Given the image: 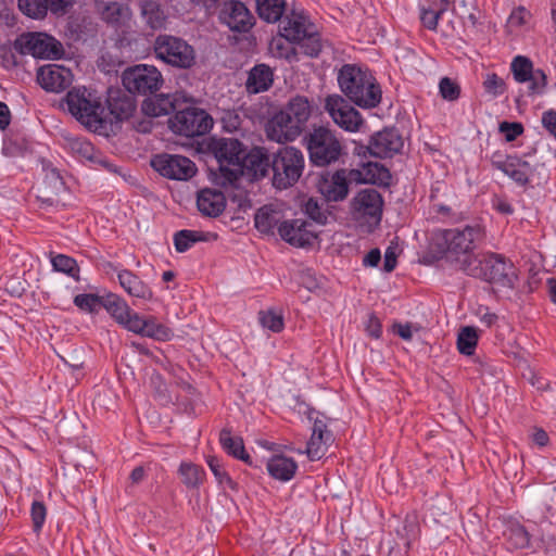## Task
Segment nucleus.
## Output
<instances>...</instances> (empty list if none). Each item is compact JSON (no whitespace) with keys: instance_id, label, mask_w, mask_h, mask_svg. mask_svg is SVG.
Here are the masks:
<instances>
[{"instance_id":"6e6d98bb","label":"nucleus","mask_w":556,"mask_h":556,"mask_svg":"<svg viewBox=\"0 0 556 556\" xmlns=\"http://www.w3.org/2000/svg\"><path fill=\"white\" fill-rule=\"evenodd\" d=\"M483 87L485 92L493 97L502 96L506 91L505 81L494 73L486 75Z\"/></svg>"},{"instance_id":"3c124183","label":"nucleus","mask_w":556,"mask_h":556,"mask_svg":"<svg viewBox=\"0 0 556 556\" xmlns=\"http://www.w3.org/2000/svg\"><path fill=\"white\" fill-rule=\"evenodd\" d=\"M18 55L20 53L15 50V41L11 42L7 40L0 43V62L4 68L10 70L16 67L18 65Z\"/></svg>"},{"instance_id":"8fccbe9b","label":"nucleus","mask_w":556,"mask_h":556,"mask_svg":"<svg viewBox=\"0 0 556 556\" xmlns=\"http://www.w3.org/2000/svg\"><path fill=\"white\" fill-rule=\"evenodd\" d=\"M142 15L147 25L152 30H160L164 27L165 15L164 12L155 4L150 3L142 9Z\"/></svg>"},{"instance_id":"58836bf2","label":"nucleus","mask_w":556,"mask_h":556,"mask_svg":"<svg viewBox=\"0 0 556 556\" xmlns=\"http://www.w3.org/2000/svg\"><path fill=\"white\" fill-rule=\"evenodd\" d=\"M102 306L111 314V316L121 325L131 312L128 304L121 296L110 293L103 296Z\"/></svg>"},{"instance_id":"4c0bfd02","label":"nucleus","mask_w":556,"mask_h":556,"mask_svg":"<svg viewBox=\"0 0 556 556\" xmlns=\"http://www.w3.org/2000/svg\"><path fill=\"white\" fill-rule=\"evenodd\" d=\"M278 223L279 213L271 205H264L255 213L254 225L263 233L273 232Z\"/></svg>"},{"instance_id":"6e6552de","label":"nucleus","mask_w":556,"mask_h":556,"mask_svg":"<svg viewBox=\"0 0 556 556\" xmlns=\"http://www.w3.org/2000/svg\"><path fill=\"white\" fill-rule=\"evenodd\" d=\"M304 155L294 147L278 149L271 156L273 186L279 190L292 187L303 174Z\"/></svg>"},{"instance_id":"aec40b11","label":"nucleus","mask_w":556,"mask_h":556,"mask_svg":"<svg viewBox=\"0 0 556 556\" xmlns=\"http://www.w3.org/2000/svg\"><path fill=\"white\" fill-rule=\"evenodd\" d=\"M219 20L230 30L237 33H248L254 24V17L245 4L237 0L224 2L219 12Z\"/></svg>"},{"instance_id":"49530a36","label":"nucleus","mask_w":556,"mask_h":556,"mask_svg":"<svg viewBox=\"0 0 556 556\" xmlns=\"http://www.w3.org/2000/svg\"><path fill=\"white\" fill-rule=\"evenodd\" d=\"M296 45V56L303 54L309 58L318 56L321 51L319 37H294Z\"/></svg>"},{"instance_id":"4468645a","label":"nucleus","mask_w":556,"mask_h":556,"mask_svg":"<svg viewBox=\"0 0 556 556\" xmlns=\"http://www.w3.org/2000/svg\"><path fill=\"white\" fill-rule=\"evenodd\" d=\"M15 50L21 56L46 60H60L65 53L63 45L55 37H16Z\"/></svg>"},{"instance_id":"b1692460","label":"nucleus","mask_w":556,"mask_h":556,"mask_svg":"<svg viewBox=\"0 0 556 556\" xmlns=\"http://www.w3.org/2000/svg\"><path fill=\"white\" fill-rule=\"evenodd\" d=\"M267 138L278 143H286L295 140L303 131L289 115L281 111L276 113L266 125Z\"/></svg>"},{"instance_id":"774afa93","label":"nucleus","mask_w":556,"mask_h":556,"mask_svg":"<svg viewBox=\"0 0 556 556\" xmlns=\"http://www.w3.org/2000/svg\"><path fill=\"white\" fill-rule=\"evenodd\" d=\"M542 124L554 137H556V111L555 110H548L543 113Z\"/></svg>"},{"instance_id":"79ce46f5","label":"nucleus","mask_w":556,"mask_h":556,"mask_svg":"<svg viewBox=\"0 0 556 556\" xmlns=\"http://www.w3.org/2000/svg\"><path fill=\"white\" fill-rule=\"evenodd\" d=\"M478 343V333L475 327H463L457 337V349L464 355H471Z\"/></svg>"},{"instance_id":"cd10ccee","label":"nucleus","mask_w":556,"mask_h":556,"mask_svg":"<svg viewBox=\"0 0 556 556\" xmlns=\"http://www.w3.org/2000/svg\"><path fill=\"white\" fill-rule=\"evenodd\" d=\"M350 181L356 184H371L388 186L391 174L387 167L376 162H368L361 168L349 170Z\"/></svg>"},{"instance_id":"f3484780","label":"nucleus","mask_w":556,"mask_h":556,"mask_svg":"<svg viewBox=\"0 0 556 556\" xmlns=\"http://www.w3.org/2000/svg\"><path fill=\"white\" fill-rule=\"evenodd\" d=\"M193 97L184 91L174 93H160L153 98H148L142 103V111L149 116H163L175 113L188 103H193Z\"/></svg>"},{"instance_id":"7c9ffc66","label":"nucleus","mask_w":556,"mask_h":556,"mask_svg":"<svg viewBox=\"0 0 556 556\" xmlns=\"http://www.w3.org/2000/svg\"><path fill=\"white\" fill-rule=\"evenodd\" d=\"M274 83V73L266 64H256L249 73L245 81V90L249 94L267 91Z\"/></svg>"},{"instance_id":"13d9d810","label":"nucleus","mask_w":556,"mask_h":556,"mask_svg":"<svg viewBox=\"0 0 556 556\" xmlns=\"http://www.w3.org/2000/svg\"><path fill=\"white\" fill-rule=\"evenodd\" d=\"M30 516L33 521V529L39 533L47 516V509L42 502L34 501L31 504Z\"/></svg>"},{"instance_id":"5fc2aeb1","label":"nucleus","mask_w":556,"mask_h":556,"mask_svg":"<svg viewBox=\"0 0 556 556\" xmlns=\"http://www.w3.org/2000/svg\"><path fill=\"white\" fill-rule=\"evenodd\" d=\"M260 323L273 332H280L283 329L282 316L273 311L260 312Z\"/></svg>"},{"instance_id":"de8ad7c7","label":"nucleus","mask_w":556,"mask_h":556,"mask_svg":"<svg viewBox=\"0 0 556 556\" xmlns=\"http://www.w3.org/2000/svg\"><path fill=\"white\" fill-rule=\"evenodd\" d=\"M179 473L184 484L188 488H197L202 482V469L191 463H182L179 467Z\"/></svg>"},{"instance_id":"37998d69","label":"nucleus","mask_w":556,"mask_h":556,"mask_svg":"<svg viewBox=\"0 0 556 556\" xmlns=\"http://www.w3.org/2000/svg\"><path fill=\"white\" fill-rule=\"evenodd\" d=\"M142 337H148L157 341H168L174 337L172 329L156 321L154 317L146 318V326L142 330Z\"/></svg>"},{"instance_id":"c9c22d12","label":"nucleus","mask_w":556,"mask_h":556,"mask_svg":"<svg viewBox=\"0 0 556 556\" xmlns=\"http://www.w3.org/2000/svg\"><path fill=\"white\" fill-rule=\"evenodd\" d=\"M294 37H271L268 49L273 56L289 61L298 60Z\"/></svg>"},{"instance_id":"473e14b6","label":"nucleus","mask_w":556,"mask_h":556,"mask_svg":"<svg viewBox=\"0 0 556 556\" xmlns=\"http://www.w3.org/2000/svg\"><path fill=\"white\" fill-rule=\"evenodd\" d=\"M281 112L289 115V117L304 130L312 115V105L306 97L295 96L288 101Z\"/></svg>"},{"instance_id":"680f3d73","label":"nucleus","mask_w":556,"mask_h":556,"mask_svg":"<svg viewBox=\"0 0 556 556\" xmlns=\"http://www.w3.org/2000/svg\"><path fill=\"white\" fill-rule=\"evenodd\" d=\"M207 465L220 484H228V485L232 486L233 482H232L231 478L225 471L220 462L216 457H210L207 459Z\"/></svg>"},{"instance_id":"e2e57ef3","label":"nucleus","mask_w":556,"mask_h":556,"mask_svg":"<svg viewBox=\"0 0 556 556\" xmlns=\"http://www.w3.org/2000/svg\"><path fill=\"white\" fill-rule=\"evenodd\" d=\"M121 325L127 330L141 336L143 327L146 326V318L131 311Z\"/></svg>"},{"instance_id":"ddd939ff","label":"nucleus","mask_w":556,"mask_h":556,"mask_svg":"<svg viewBox=\"0 0 556 556\" xmlns=\"http://www.w3.org/2000/svg\"><path fill=\"white\" fill-rule=\"evenodd\" d=\"M325 110L343 130L356 132L364 124L361 113L340 94H330L325 100Z\"/></svg>"},{"instance_id":"412c9836","label":"nucleus","mask_w":556,"mask_h":556,"mask_svg":"<svg viewBox=\"0 0 556 556\" xmlns=\"http://www.w3.org/2000/svg\"><path fill=\"white\" fill-rule=\"evenodd\" d=\"M105 103V115L111 116V122L128 119L136 110V100L126 89L110 88Z\"/></svg>"},{"instance_id":"a878e982","label":"nucleus","mask_w":556,"mask_h":556,"mask_svg":"<svg viewBox=\"0 0 556 556\" xmlns=\"http://www.w3.org/2000/svg\"><path fill=\"white\" fill-rule=\"evenodd\" d=\"M241 164L242 176H248L251 180L262 179L271 172V157L265 148L255 147L249 152L245 151Z\"/></svg>"},{"instance_id":"338daca9","label":"nucleus","mask_w":556,"mask_h":556,"mask_svg":"<svg viewBox=\"0 0 556 556\" xmlns=\"http://www.w3.org/2000/svg\"><path fill=\"white\" fill-rule=\"evenodd\" d=\"M367 333L375 339L380 338L382 329L380 320L374 314H370L366 324Z\"/></svg>"},{"instance_id":"c756f323","label":"nucleus","mask_w":556,"mask_h":556,"mask_svg":"<svg viewBox=\"0 0 556 556\" xmlns=\"http://www.w3.org/2000/svg\"><path fill=\"white\" fill-rule=\"evenodd\" d=\"M197 206L203 215L217 217L226 207V198L219 190L202 189L198 192Z\"/></svg>"},{"instance_id":"a19ab883","label":"nucleus","mask_w":556,"mask_h":556,"mask_svg":"<svg viewBox=\"0 0 556 556\" xmlns=\"http://www.w3.org/2000/svg\"><path fill=\"white\" fill-rule=\"evenodd\" d=\"M98 10L102 20L110 24H118L128 16V8L118 2H100Z\"/></svg>"},{"instance_id":"9d476101","label":"nucleus","mask_w":556,"mask_h":556,"mask_svg":"<svg viewBox=\"0 0 556 556\" xmlns=\"http://www.w3.org/2000/svg\"><path fill=\"white\" fill-rule=\"evenodd\" d=\"M155 56L177 68H190L195 64V51L181 37H155Z\"/></svg>"},{"instance_id":"a18cd8bd","label":"nucleus","mask_w":556,"mask_h":556,"mask_svg":"<svg viewBox=\"0 0 556 556\" xmlns=\"http://www.w3.org/2000/svg\"><path fill=\"white\" fill-rule=\"evenodd\" d=\"M21 12L31 18L46 16L49 5L48 0H17Z\"/></svg>"},{"instance_id":"0eeeda50","label":"nucleus","mask_w":556,"mask_h":556,"mask_svg":"<svg viewBox=\"0 0 556 556\" xmlns=\"http://www.w3.org/2000/svg\"><path fill=\"white\" fill-rule=\"evenodd\" d=\"M67 109L86 127L99 131L106 123L105 108L86 88L66 94Z\"/></svg>"},{"instance_id":"bb28decb","label":"nucleus","mask_w":556,"mask_h":556,"mask_svg":"<svg viewBox=\"0 0 556 556\" xmlns=\"http://www.w3.org/2000/svg\"><path fill=\"white\" fill-rule=\"evenodd\" d=\"M37 81L47 91L61 92L71 85L72 74L64 66L48 64L39 67Z\"/></svg>"},{"instance_id":"1a4fd4ad","label":"nucleus","mask_w":556,"mask_h":556,"mask_svg":"<svg viewBox=\"0 0 556 556\" xmlns=\"http://www.w3.org/2000/svg\"><path fill=\"white\" fill-rule=\"evenodd\" d=\"M168 125L177 135L198 137L212 129L213 118L205 110L185 104L168 119Z\"/></svg>"},{"instance_id":"6ab92c4d","label":"nucleus","mask_w":556,"mask_h":556,"mask_svg":"<svg viewBox=\"0 0 556 556\" xmlns=\"http://www.w3.org/2000/svg\"><path fill=\"white\" fill-rule=\"evenodd\" d=\"M403 146V137L399 129L386 127L370 137L367 149L371 156L387 159L400 153Z\"/></svg>"},{"instance_id":"052dcab7","label":"nucleus","mask_w":556,"mask_h":556,"mask_svg":"<svg viewBox=\"0 0 556 556\" xmlns=\"http://www.w3.org/2000/svg\"><path fill=\"white\" fill-rule=\"evenodd\" d=\"M70 147L74 153H77L87 160L93 161L94 149L89 141L83 138H75L71 140Z\"/></svg>"},{"instance_id":"39448f33","label":"nucleus","mask_w":556,"mask_h":556,"mask_svg":"<svg viewBox=\"0 0 556 556\" xmlns=\"http://www.w3.org/2000/svg\"><path fill=\"white\" fill-rule=\"evenodd\" d=\"M483 239L484 230L480 225H466L463 228L437 231L432 238V245L445 256L458 258L459 255H466L469 257L472 256L470 253Z\"/></svg>"},{"instance_id":"f704fd0d","label":"nucleus","mask_w":556,"mask_h":556,"mask_svg":"<svg viewBox=\"0 0 556 556\" xmlns=\"http://www.w3.org/2000/svg\"><path fill=\"white\" fill-rule=\"evenodd\" d=\"M219 442L229 455L252 465L251 456L245 452L243 440L240 437H232L230 429L224 428L220 431Z\"/></svg>"},{"instance_id":"f03ea898","label":"nucleus","mask_w":556,"mask_h":556,"mask_svg":"<svg viewBox=\"0 0 556 556\" xmlns=\"http://www.w3.org/2000/svg\"><path fill=\"white\" fill-rule=\"evenodd\" d=\"M460 269L468 276L504 288H514L517 279L514 264L497 253L465 257L460 263Z\"/></svg>"},{"instance_id":"4be33fe9","label":"nucleus","mask_w":556,"mask_h":556,"mask_svg":"<svg viewBox=\"0 0 556 556\" xmlns=\"http://www.w3.org/2000/svg\"><path fill=\"white\" fill-rule=\"evenodd\" d=\"M311 223L304 219L285 220L278 226V233L291 245L298 248L311 247L316 240L317 236L308 229Z\"/></svg>"},{"instance_id":"423d86ee","label":"nucleus","mask_w":556,"mask_h":556,"mask_svg":"<svg viewBox=\"0 0 556 556\" xmlns=\"http://www.w3.org/2000/svg\"><path fill=\"white\" fill-rule=\"evenodd\" d=\"M303 141L315 166L325 167L336 163L343 153V146L336 132L326 126H314Z\"/></svg>"},{"instance_id":"69168bd1","label":"nucleus","mask_w":556,"mask_h":556,"mask_svg":"<svg viewBox=\"0 0 556 556\" xmlns=\"http://www.w3.org/2000/svg\"><path fill=\"white\" fill-rule=\"evenodd\" d=\"M441 17H442L441 15H439L437 12L430 10L426 5H422L420 9V22L429 30L435 29V27L438 25V21Z\"/></svg>"},{"instance_id":"7ed1b4c3","label":"nucleus","mask_w":556,"mask_h":556,"mask_svg":"<svg viewBox=\"0 0 556 556\" xmlns=\"http://www.w3.org/2000/svg\"><path fill=\"white\" fill-rule=\"evenodd\" d=\"M256 10L262 20L280 22L277 35H319L321 31L303 9L293 8L282 17L285 0H256Z\"/></svg>"},{"instance_id":"0e129e2a","label":"nucleus","mask_w":556,"mask_h":556,"mask_svg":"<svg viewBox=\"0 0 556 556\" xmlns=\"http://www.w3.org/2000/svg\"><path fill=\"white\" fill-rule=\"evenodd\" d=\"M500 131L504 135L506 141H514L523 132V127L520 123L503 122L500 124Z\"/></svg>"},{"instance_id":"bf43d9fd","label":"nucleus","mask_w":556,"mask_h":556,"mask_svg":"<svg viewBox=\"0 0 556 556\" xmlns=\"http://www.w3.org/2000/svg\"><path fill=\"white\" fill-rule=\"evenodd\" d=\"M439 89L442 98L447 101H455L459 98V86L448 77H444L440 80Z\"/></svg>"},{"instance_id":"ea45409f","label":"nucleus","mask_w":556,"mask_h":556,"mask_svg":"<svg viewBox=\"0 0 556 556\" xmlns=\"http://www.w3.org/2000/svg\"><path fill=\"white\" fill-rule=\"evenodd\" d=\"M50 261L53 270L67 275L76 281H79V266L75 258L65 254L50 253Z\"/></svg>"},{"instance_id":"2eb2a0df","label":"nucleus","mask_w":556,"mask_h":556,"mask_svg":"<svg viewBox=\"0 0 556 556\" xmlns=\"http://www.w3.org/2000/svg\"><path fill=\"white\" fill-rule=\"evenodd\" d=\"M151 166L162 176L174 180H188L197 173L195 164L178 154H157L152 157Z\"/></svg>"},{"instance_id":"864d4df0","label":"nucleus","mask_w":556,"mask_h":556,"mask_svg":"<svg viewBox=\"0 0 556 556\" xmlns=\"http://www.w3.org/2000/svg\"><path fill=\"white\" fill-rule=\"evenodd\" d=\"M332 440H326V435L321 434L320 438L316 433H312L309 441L306 445V454L311 460L320 459L325 453L324 446Z\"/></svg>"},{"instance_id":"e433bc0d","label":"nucleus","mask_w":556,"mask_h":556,"mask_svg":"<svg viewBox=\"0 0 556 556\" xmlns=\"http://www.w3.org/2000/svg\"><path fill=\"white\" fill-rule=\"evenodd\" d=\"M503 535L506 542L514 548H525L529 546L530 534L518 521L507 522Z\"/></svg>"},{"instance_id":"72a5a7b5","label":"nucleus","mask_w":556,"mask_h":556,"mask_svg":"<svg viewBox=\"0 0 556 556\" xmlns=\"http://www.w3.org/2000/svg\"><path fill=\"white\" fill-rule=\"evenodd\" d=\"M296 469L298 465L294 459L283 455H275L267 462L269 475L280 481L291 480Z\"/></svg>"},{"instance_id":"5701e85b","label":"nucleus","mask_w":556,"mask_h":556,"mask_svg":"<svg viewBox=\"0 0 556 556\" xmlns=\"http://www.w3.org/2000/svg\"><path fill=\"white\" fill-rule=\"evenodd\" d=\"M350 176L348 169H338L331 176H321L317 184L318 191L326 201L340 202L349 194Z\"/></svg>"},{"instance_id":"c85d7f7f","label":"nucleus","mask_w":556,"mask_h":556,"mask_svg":"<svg viewBox=\"0 0 556 556\" xmlns=\"http://www.w3.org/2000/svg\"><path fill=\"white\" fill-rule=\"evenodd\" d=\"M64 187L60 173L55 168L47 169L42 186L38 188L37 199L48 206L56 205L59 203L56 197L64 190Z\"/></svg>"},{"instance_id":"9b49d317","label":"nucleus","mask_w":556,"mask_h":556,"mask_svg":"<svg viewBox=\"0 0 556 556\" xmlns=\"http://www.w3.org/2000/svg\"><path fill=\"white\" fill-rule=\"evenodd\" d=\"M122 83L127 92L146 96L161 88L163 76L155 66L139 64L123 72Z\"/></svg>"},{"instance_id":"c03bdc74","label":"nucleus","mask_w":556,"mask_h":556,"mask_svg":"<svg viewBox=\"0 0 556 556\" xmlns=\"http://www.w3.org/2000/svg\"><path fill=\"white\" fill-rule=\"evenodd\" d=\"M202 240V232L184 229L175 233L174 245L177 252L184 253L188 251L194 243Z\"/></svg>"},{"instance_id":"603ef678","label":"nucleus","mask_w":556,"mask_h":556,"mask_svg":"<svg viewBox=\"0 0 556 556\" xmlns=\"http://www.w3.org/2000/svg\"><path fill=\"white\" fill-rule=\"evenodd\" d=\"M103 298L91 294V293H83L77 294L74 298V304L81 311L93 313L97 312L100 306H102Z\"/></svg>"},{"instance_id":"f257e3e1","label":"nucleus","mask_w":556,"mask_h":556,"mask_svg":"<svg viewBox=\"0 0 556 556\" xmlns=\"http://www.w3.org/2000/svg\"><path fill=\"white\" fill-rule=\"evenodd\" d=\"M338 84L342 93L359 108L372 109L381 102V88L368 70L344 64L338 73Z\"/></svg>"},{"instance_id":"2f4dec72","label":"nucleus","mask_w":556,"mask_h":556,"mask_svg":"<svg viewBox=\"0 0 556 556\" xmlns=\"http://www.w3.org/2000/svg\"><path fill=\"white\" fill-rule=\"evenodd\" d=\"M117 279L121 287L134 298L151 300L153 292L151 288L130 270L118 271Z\"/></svg>"},{"instance_id":"4d7b16f0","label":"nucleus","mask_w":556,"mask_h":556,"mask_svg":"<svg viewBox=\"0 0 556 556\" xmlns=\"http://www.w3.org/2000/svg\"><path fill=\"white\" fill-rule=\"evenodd\" d=\"M305 214L314 222L325 225L327 223L328 216L325 211H323L321 206L314 199H308L304 205Z\"/></svg>"},{"instance_id":"a211bd4d","label":"nucleus","mask_w":556,"mask_h":556,"mask_svg":"<svg viewBox=\"0 0 556 556\" xmlns=\"http://www.w3.org/2000/svg\"><path fill=\"white\" fill-rule=\"evenodd\" d=\"M491 164L494 168L503 172L519 186H526L534 170L533 164L528 160L516 155L504 156L500 153H494L491 157Z\"/></svg>"},{"instance_id":"f8f14e48","label":"nucleus","mask_w":556,"mask_h":556,"mask_svg":"<svg viewBox=\"0 0 556 556\" xmlns=\"http://www.w3.org/2000/svg\"><path fill=\"white\" fill-rule=\"evenodd\" d=\"M136 39L130 37H108L103 40L97 64L105 73H111L132 58V45Z\"/></svg>"},{"instance_id":"dca6fc26","label":"nucleus","mask_w":556,"mask_h":556,"mask_svg":"<svg viewBox=\"0 0 556 556\" xmlns=\"http://www.w3.org/2000/svg\"><path fill=\"white\" fill-rule=\"evenodd\" d=\"M510 70L517 83H529L528 96L544 93L547 76L543 70H534L533 63L529 58L517 55L510 64Z\"/></svg>"},{"instance_id":"393cba45","label":"nucleus","mask_w":556,"mask_h":556,"mask_svg":"<svg viewBox=\"0 0 556 556\" xmlns=\"http://www.w3.org/2000/svg\"><path fill=\"white\" fill-rule=\"evenodd\" d=\"M383 199L379 191L372 188L361 190L352 201V208L364 217H369L379 224L382 217Z\"/></svg>"},{"instance_id":"09e8293b","label":"nucleus","mask_w":556,"mask_h":556,"mask_svg":"<svg viewBox=\"0 0 556 556\" xmlns=\"http://www.w3.org/2000/svg\"><path fill=\"white\" fill-rule=\"evenodd\" d=\"M531 18L530 12L525 8L519 7L511 12L507 20L508 31H528L527 25Z\"/></svg>"},{"instance_id":"20e7f679","label":"nucleus","mask_w":556,"mask_h":556,"mask_svg":"<svg viewBox=\"0 0 556 556\" xmlns=\"http://www.w3.org/2000/svg\"><path fill=\"white\" fill-rule=\"evenodd\" d=\"M207 149L217 162L214 173L216 184L233 186L242 176L241 161L247 151L244 144L236 138H212Z\"/></svg>"}]
</instances>
